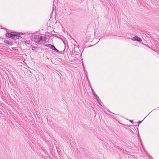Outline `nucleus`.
Here are the masks:
<instances>
[{
	"label": "nucleus",
	"instance_id": "obj_3",
	"mask_svg": "<svg viewBox=\"0 0 159 159\" xmlns=\"http://www.w3.org/2000/svg\"><path fill=\"white\" fill-rule=\"evenodd\" d=\"M131 39L133 40H135L138 42L142 41L141 39L138 36H134L131 38Z\"/></svg>",
	"mask_w": 159,
	"mask_h": 159
},
{
	"label": "nucleus",
	"instance_id": "obj_6",
	"mask_svg": "<svg viewBox=\"0 0 159 159\" xmlns=\"http://www.w3.org/2000/svg\"><path fill=\"white\" fill-rule=\"evenodd\" d=\"M45 46L52 49V48L53 47V46H54V45H52L51 44H48L46 45H45Z\"/></svg>",
	"mask_w": 159,
	"mask_h": 159
},
{
	"label": "nucleus",
	"instance_id": "obj_7",
	"mask_svg": "<svg viewBox=\"0 0 159 159\" xmlns=\"http://www.w3.org/2000/svg\"><path fill=\"white\" fill-rule=\"evenodd\" d=\"M52 49L55 51L56 52H59V51L57 50L54 46L52 48Z\"/></svg>",
	"mask_w": 159,
	"mask_h": 159
},
{
	"label": "nucleus",
	"instance_id": "obj_11",
	"mask_svg": "<svg viewBox=\"0 0 159 159\" xmlns=\"http://www.w3.org/2000/svg\"><path fill=\"white\" fill-rule=\"evenodd\" d=\"M129 121L131 122L132 124H133V120H129Z\"/></svg>",
	"mask_w": 159,
	"mask_h": 159
},
{
	"label": "nucleus",
	"instance_id": "obj_15",
	"mask_svg": "<svg viewBox=\"0 0 159 159\" xmlns=\"http://www.w3.org/2000/svg\"><path fill=\"white\" fill-rule=\"evenodd\" d=\"M94 57H96V56H94Z\"/></svg>",
	"mask_w": 159,
	"mask_h": 159
},
{
	"label": "nucleus",
	"instance_id": "obj_1",
	"mask_svg": "<svg viewBox=\"0 0 159 159\" xmlns=\"http://www.w3.org/2000/svg\"><path fill=\"white\" fill-rule=\"evenodd\" d=\"M31 39L32 41L39 44H44L49 40L45 35L43 36L32 35L31 36Z\"/></svg>",
	"mask_w": 159,
	"mask_h": 159
},
{
	"label": "nucleus",
	"instance_id": "obj_14",
	"mask_svg": "<svg viewBox=\"0 0 159 159\" xmlns=\"http://www.w3.org/2000/svg\"><path fill=\"white\" fill-rule=\"evenodd\" d=\"M1 113H2L1 111H0V114Z\"/></svg>",
	"mask_w": 159,
	"mask_h": 159
},
{
	"label": "nucleus",
	"instance_id": "obj_10",
	"mask_svg": "<svg viewBox=\"0 0 159 159\" xmlns=\"http://www.w3.org/2000/svg\"><path fill=\"white\" fill-rule=\"evenodd\" d=\"M142 122V121H138V123L139 124H140Z\"/></svg>",
	"mask_w": 159,
	"mask_h": 159
},
{
	"label": "nucleus",
	"instance_id": "obj_8",
	"mask_svg": "<svg viewBox=\"0 0 159 159\" xmlns=\"http://www.w3.org/2000/svg\"><path fill=\"white\" fill-rule=\"evenodd\" d=\"M39 48L37 47L33 46L32 47V50H34L35 49Z\"/></svg>",
	"mask_w": 159,
	"mask_h": 159
},
{
	"label": "nucleus",
	"instance_id": "obj_9",
	"mask_svg": "<svg viewBox=\"0 0 159 159\" xmlns=\"http://www.w3.org/2000/svg\"><path fill=\"white\" fill-rule=\"evenodd\" d=\"M101 100H100V106H101L102 107H103L104 108L105 107L104 105L103 104L102 102H100Z\"/></svg>",
	"mask_w": 159,
	"mask_h": 159
},
{
	"label": "nucleus",
	"instance_id": "obj_2",
	"mask_svg": "<svg viewBox=\"0 0 159 159\" xmlns=\"http://www.w3.org/2000/svg\"><path fill=\"white\" fill-rule=\"evenodd\" d=\"M22 34L21 33H15L14 34L10 33L7 32L6 33V36L8 38L14 39H17V37H19Z\"/></svg>",
	"mask_w": 159,
	"mask_h": 159
},
{
	"label": "nucleus",
	"instance_id": "obj_5",
	"mask_svg": "<svg viewBox=\"0 0 159 159\" xmlns=\"http://www.w3.org/2000/svg\"><path fill=\"white\" fill-rule=\"evenodd\" d=\"M4 43L6 44L12 45V43L11 42L7 40H5L4 41Z\"/></svg>",
	"mask_w": 159,
	"mask_h": 159
},
{
	"label": "nucleus",
	"instance_id": "obj_13",
	"mask_svg": "<svg viewBox=\"0 0 159 159\" xmlns=\"http://www.w3.org/2000/svg\"><path fill=\"white\" fill-rule=\"evenodd\" d=\"M27 42H26L27 43H29V41H26Z\"/></svg>",
	"mask_w": 159,
	"mask_h": 159
},
{
	"label": "nucleus",
	"instance_id": "obj_12",
	"mask_svg": "<svg viewBox=\"0 0 159 159\" xmlns=\"http://www.w3.org/2000/svg\"><path fill=\"white\" fill-rule=\"evenodd\" d=\"M130 157H130V158H133L134 157L133 156V155H131Z\"/></svg>",
	"mask_w": 159,
	"mask_h": 159
},
{
	"label": "nucleus",
	"instance_id": "obj_4",
	"mask_svg": "<svg viewBox=\"0 0 159 159\" xmlns=\"http://www.w3.org/2000/svg\"><path fill=\"white\" fill-rule=\"evenodd\" d=\"M92 91L93 92V94L94 96L96 98V99L97 100L99 104V100H98V99H99V97L95 93V92H94V90H93L92 89Z\"/></svg>",
	"mask_w": 159,
	"mask_h": 159
}]
</instances>
